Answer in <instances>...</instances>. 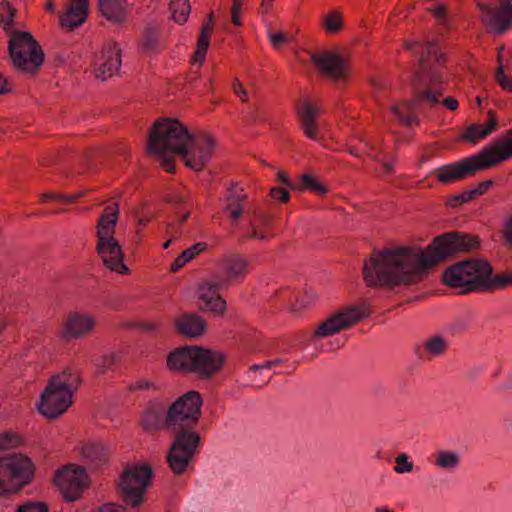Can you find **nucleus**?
<instances>
[{"instance_id": "nucleus-1", "label": "nucleus", "mask_w": 512, "mask_h": 512, "mask_svg": "<svg viewBox=\"0 0 512 512\" xmlns=\"http://www.w3.org/2000/svg\"><path fill=\"white\" fill-rule=\"evenodd\" d=\"M479 248V236L451 231L435 237L424 250L413 246L374 250L364 261L363 280L369 288L414 285L422 281L426 269L440 261Z\"/></svg>"}, {"instance_id": "nucleus-2", "label": "nucleus", "mask_w": 512, "mask_h": 512, "mask_svg": "<svg viewBox=\"0 0 512 512\" xmlns=\"http://www.w3.org/2000/svg\"><path fill=\"white\" fill-rule=\"evenodd\" d=\"M202 398L197 391L178 397L166 411V424L173 439L166 462L174 475L184 474L194 460L201 436L196 430L201 417Z\"/></svg>"}, {"instance_id": "nucleus-3", "label": "nucleus", "mask_w": 512, "mask_h": 512, "mask_svg": "<svg viewBox=\"0 0 512 512\" xmlns=\"http://www.w3.org/2000/svg\"><path fill=\"white\" fill-rule=\"evenodd\" d=\"M118 218V203H113L104 208L96 225V252L106 268L119 274H129L130 270L123 261L122 247L114 237Z\"/></svg>"}, {"instance_id": "nucleus-4", "label": "nucleus", "mask_w": 512, "mask_h": 512, "mask_svg": "<svg viewBox=\"0 0 512 512\" xmlns=\"http://www.w3.org/2000/svg\"><path fill=\"white\" fill-rule=\"evenodd\" d=\"M493 274L491 264L482 258L464 259L447 267L442 273V282L461 294L487 291L489 276Z\"/></svg>"}, {"instance_id": "nucleus-5", "label": "nucleus", "mask_w": 512, "mask_h": 512, "mask_svg": "<svg viewBox=\"0 0 512 512\" xmlns=\"http://www.w3.org/2000/svg\"><path fill=\"white\" fill-rule=\"evenodd\" d=\"M8 55L12 68L23 75L34 77L40 71L45 54L40 43L28 31H11Z\"/></svg>"}, {"instance_id": "nucleus-6", "label": "nucleus", "mask_w": 512, "mask_h": 512, "mask_svg": "<svg viewBox=\"0 0 512 512\" xmlns=\"http://www.w3.org/2000/svg\"><path fill=\"white\" fill-rule=\"evenodd\" d=\"M190 139L187 127L176 118H159L149 129L146 152L163 154L170 152L180 155L186 152Z\"/></svg>"}, {"instance_id": "nucleus-7", "label": "nucleus", "mask_w": 512, "mask_h": 512, "mask_svg": "<svg viewBox=\"0 0 512 512\" xmlns=\"http://www.w3.org/2000/svg\"><path fill=\"white\" fill-rule=\"evenodd\" d=\"M153 477L149 464L129 465L119 476L116 490L119 498L131 507H139L144 502V495Z\"/></svg>"}, {"instance_id": "nucleus-8", "label": "nucleus", "mask_w": 512, "mask_h": 512, "mask_svg": "<svg viewBox=\"0 0 512 512\" xmlns=\"http://www.w3.org/2000/svg\"><path fill=\"white\" fill-rule=\"evenodd\" d=\"M403 46L414 54L418 53L419 48L421 49L419 70L415 73V79H418L419 82L435 85L443 82L441 69L445 66V59L436 43L427 42L422 44L413 40H405Z\"/></svg>"}, {"instance_id": "nucleus-9", "label": "nucleus", "mask_w": 512, "mask_h": 512, "mask_svg": "<svg viewBox=\"0 0 512 512\" xmlns=\"http://www.w3.org/2000/svg\"><path fill=\"white\" fill-rule=\"evenodd\" d=\"M490 167L493 166L484 148L476 155L437 168L434 171V175L440 183L447 184L465 179L468 176L475 175L478 171H483Z\"/></svg>"}, {"instance_id": "nucleus-10", "label": "nucleus", "mask_w": 512, "mask_h": 512, "mask_svg": "<svg viewBox=\"0 0 512 512\" xmlns=\"http://www.w3.org/2000/svg\"><path fill=\"white\" fill-rule=\"evenodd\" d=\"M435 84L424 83V86L412 81L413 91L412 99L401 102V111L397 118L399 122L407 127L412 124H419L417 115L413 112L414 109L421 105H426L430 108L440 103V97L442 96L441 89H433Z\"/></svg>"}, {"instance_id": "nucleus-11", "label": "nucleus", "mask_w": 512, "mask_h": 512, "mask_svg": "<svg viewBox=\"0 0 512 512\" xmlns=\"http://www.w3.org/2000/svg\"><path fill=\"white\" fill-rule=\"evenodd\" d=\"M0 470L12 487V493H18L30 484L35 477V465L23 454H13L0 458Z\"/></svg>"}, {"instance_id": "nucleus-12", "label": "nucleus", "mask_w": 512, "mask_h": 512, "mask_svg": "<svg viewBox=\"0 0 512 512\" xmlns=\"http://www.w3.org/2000/svg\"><path fill=\"white\" fill-rule=\"evenodd\" d=\"M53 482L63 498L73 502L82 497L84 489L88 486V475L84 467L68 464L56 470Z\"/></svg>"}, {"instance_id": "nucleus-13", "label": "nucleus", "mask_w": 512, "mask_h": 512, "mask_svg": "<svg viewBox=\"0 0 512 512\" xmlns=\"http://www.w3.org/2000/svg\"><path fill=\"white\" fill-rule=\"evenodd\" d=\"M215 146L216 141L209 132L203 131L190 134L186 152L185 154L181 153L180 156L183 158L186 166L199 172L202 171L210 161Z\"/></svg>"}, {"instance_id": "nucleus-14", "label": "nucleus", "mask_w": 512, "mask_h": 512, "mask_svg": "<svg viewBox=\"0 0 512 512\" xmlns=\"http://www.w3.org/2000/svg\"><path fill=\"white\" fill-rule=\"evenodd\" d=\"M311 62L323 77L335 83L347 82L352 74L349 62L337 53H315L311 56Z\"/></svg>"}, {"instance_id": "nucleus-15", "label": "nucleus", "mask_w": 512, "mask_h": 512, "mask_svg": "<svg viewBox=\"0 0 512 512\" xmlns=\"http://www.w3.org/2000/svg\"><path fill=\"white\" fill-rule=\"evenodd\" d=\"M73 395L48 381L41 394L38 411L49 419L58 418L72 405Z\"/></svg>"}, {"instance_id": "nucleus-16", "label": "nucleus", "mask_w": 512, "mask_h": 512, "mask_svg": "<svg viewBox=\"0 0 512 512\" xmlns=\"http://www.w3.org/2000/svg\"><path fill=\"white\" fill-rule=\"evenodd\" d=\"M226 360L223 351L195 345L194 374L203 380L212 379L220 373Z\"/></svg>"}, {"instance_id": "nucleus-17", "label": "nucleus", "mask_w": 512, "mask_h": 512, "mask_svg": "<svg viewBox=\"0 0 512 512\" xmlns=\"http://www.w3.org/2000/svg\"><path fill=\"white\" fill-rule=\"evenodd\" d=\"M364 317L365 313L360 307L353 306L342 309L321 322L315 330L314 336L325 337L333 335L358 323Z\"/></svg>"}, {"instance_id": "nucleus-18", "label": "nucleus", "mask_w": 512, "mask_h": 512, "mask_svg": "<svg viewBox=\"0 0 512 512\" xmlns=\"http://www.w3.org/2000/svg\"><path fill=\"white\" fill-rule=\"evenodd\" d=\"M122 65V50L113 40L105 43L96 58L95 75L105 81L118 75Z\"/></svg>"}, {"instance_id": "nucleus-19", "label": "nucleus", "mask_w": 512, "mask_h": 512, "mask_svg": "<svg viewBox=\"0 0 512 512\" xmlns=\"http://www.w3.org/2000/svg\"><path fill=\"white\" fill-rule=\"evenodd\" d=\"M218 277L212 276L210 280L202 282L198 286L200 300L204 302L201 310H208L215 315H224L226 312V301L219 294V290L225 286Z\"/></svg>"}, {"instance_id": "nucleus-20", "label": "nucleus", "mask_w": 512, "mask_h": 512, "mask_svg": "<svg viewBox=\"0 0 512 512\" xmlns=\"http://www.w3.org/2000/svg\"><path fill=\"white\" fill-rule=\"evenodd\" d=\"M95 327V319L89 314L71 313L62 323L60 338L69 342L88 335Z\"/></svg>"}, {"instance_id": "nucleus-21", "label": "nucleus", "mask_w": 512, "mask_h": 512, "mask_svg": "<svg viewBox=\"0 0 512 512\" xmlns=\"http://www.w3.org/2000/svg\"><path fill=\"white\" fill-rule=\"evenodd\" d=\"M295 112L304 134L310 139H317L319 132L317 117L320 114V108L308 96H303L297 101Z\"/></svg>"}, {"instance_id": "nucleus-22", "label": "nucleus", "mask_w": 512, "mask_h": 512, "mask_svg": "<svg viewBox=\"0 0 512 512\" xmlns=\"http://www.w3.org/2000/svg\"><path fill=\"white\" fill-rule=\"evenodd\" d=\"M221 275H215L228 285L243 276L248 268V261L239 254L223 256L217 263Z\"/></svg>"}, {"instance_id": "nucleus-23", "label": "nucleus", "mask_w": 512, "mask_h": 512, "mask_svg": "<svg viewBox=\"0 0 512 512\" xmlns=\"http://www.w3.org/2000/svg\"><path fill=\"white\" fill-rule=\"evenodd\" d=\"M166 411L167 408L163 403L150 401L142 414V429L147 433H154L160 430L169 432L168 425L166 424Z\"/></svg>"}, {"instance_id": "nucleus-24", "label": "nucleus", "mask_w": 512, "mask_h": 512, "mask_svg": "<svg viewBox=\"0 0 512 512\" xmlns=\"http://www.w3.org/2000/svg\"><path fill=\"white\" fill-rule=\"evenodd\" d=\"M195 345L175 348L167 356V367L179 373H194Z\"/></svg>"}, {"instance_id": "nucleus-25", "label": "nucleus", "mask_w": 512, "mask_h": 512, "mask_svg": "<svg viewBox=\"0 0 512 512\" xmlns=\"http://www.w3.org/2000/svg\"><path fill=\"white\" fill-rule=\"evenodd\" d=\"M174 328L179 335L197 338L205 333L207 323L202 316L196 313H184L175 319Z\"/></svg>"}, {"instance_id": "nucleus-26", "label": "nucleus", "mask_w": 512, "mask_h": 512, "mask_svg": "<svg viewBox=\"0 0 512 512\" xmlns=\"http://www.w3.org/2000/svg\"><path fill=\"white\" fill-rule=\"evenodd\" d=\"M88 15V0H73L66 11L60 15V25L67 31L82 25Z\"/></svg>"}, {"instance_id": "nucleus-27", "label": "nucleus", "mask_w": 512, "mask_h": 512, "mask_svg": "<svg viewBox=\"0 0 512 512\" xmlns=\"http://www.w3.org/2000/svg\"><path fill=\"white\" fill-rule=\"evenodd\" d=\"M215 14L213 11L207 14V21L200 28V33L197 39L196 50L191 57V63H199L200 66L205 61V57L210 46L211 35L215 29L214 26Z\"/></svg>"}, {"instance_id": "nucleus-28", "label": "nucleus", "mask_w": 512, "mask_h": 512, "mask_svg": "<svg viewBox=\"0 0 512 512\" xmlns=\"http://www.w3.org/2000/svg\"><path fill=\"white\" fill-rule=\"evenodd\" d=\"M247 198L248 196L243 188L237 189V183H230L224 212L229 213V219L232 224L237 222L243 215V207Z\"/></svg>"}, {"instance_id": "nucleus-29", "label": "nucleus", "mask_w": 512, "mask_h": 512, "mask_svg": "<svg viewBox=\"0 0 512 512\" xmlns=\"http://www.w3.org/2000/svg\"><path fill=\"white\" fill-rule=\"evenodd\" d=\"M497 34H503L512 26V1L504 0V3L495 9L489 18H482Z\"/></svg>"}, {"instance_id": "nucleus-30", "label": "nucleus", "mask_w": 512, "mask_h": 512, "mask_svg": "<svg viewBox=\"0 0 512 512\" xmlns=\"http://www.w3.org/2000/svg\"><path fill=\"white\" fill-rule=\"evenodd\" d=\"M492 166L512 157V129L506 132L505 137L499 138L489 146L485 147Z\"/></svg>"}, {"instance_id": "nucleus-31", "label": "nucleus", "mask_w": 512, "mask_h": 512, "mask_svg": "<svg viewBox=\"0 0 512 512\" xmlns=\"http://www.w3.org/2000/svg\"><path fill=\"white\" fill-rule=\"evenodd\" d=\"M48 381L74 395L82 383V376L78 369L67 366L61 372L51 376Z\"/></svg>"}, {"instance_id": "nucleus-32", "label": "nucleus", "mask_w": 512, "mask_h": 512, "mask_svg": "<svg viewBox=\"0 0 512 512\" xmlns=\"http://www.w3.org/2000/svg\"><path fill=\"white\" fill-rule=\"evenodd\" d=\"M80 453L90 468H99L109 460L108 450L101 443H87L82 446Z\"/></svg>"}, {"instance_id": "nucleus-33", "label": "nucleus", "mask_w": 512, "mask_h": 512, "mask_svg": "<svg viewBox=\"0 0 512 512\" xmlns=\"http://www.w3.org/2000/svg\"><path fill=\"white\" fill-rule=\"evenodd\" d=\"M488 121L484 125L472 124L468 126L461 138L470 143H476L478 139L485 138L490 134L497 126L498 119L496 113L493 110H489Z\"/></svg>"}, {"instance_id": "nucleus-34", "label": "nucleus", "mask_w": 512, "mask_h": 512, "mask_svg": "<svg viewBox=\"0 0 512 512\" xmlns=\"http://www.w3.org/2000/svg\"><path fill=\"white\" fill-rule=\"evenodd\" d=\"M98 7L101 15L114 23L124 22L126 9L120 0H98Z\"/></svg>"}, {"instance_id": "nucleus-35", "label": "nucleus", "mask_w": 512, "mask_h": 512, "mask_svg": "<svg viewBox=\"0 0 512 512\" xmlns=\"http://www.w3.org/2000/svg\"><path fill=\"white\" fill-rule=\"evenodd\" d=\"M160 24H149L144 28L142 49L148 53H155L159 47Z\"/></svg>"}, {"instance_id": "nucleus-36", "label": "nucleus", "mask_w": 512, "mask_h": 512, "mask_svg": "<svg viewBox=\"0 0 512 512\" xmlns=\"http://www.w3.org/2000/svg\"><path fill=\"white\" fill-rule=\"evenodd\" d=\"M299 180L300 184L296 186L297 191H310L318 195H325L328 192L325 184L312 174H302Z\"/></svg>"}, {"instance_id": "nucleus-37", "label": "nucleus", "mask_w": 512, "mask_h": 512, "mask_svg": "<svg viewBox=\"0 0 512 512\" xmlns=\"http://www.w3.org/2000/svg\"><path fill=\"white\" fill-rule=\"evenodd\" d=\"M169 10L171 12L172 20L183 25L188 20L191 12V5L189 0H170Z\"/></svg>"}, {"instance_id": "nucleus-38", "label": "nucleus", "mask_w": 512, "mask_h": 512, "mask_svg": "<svg viewBox=\"0 0 512 512\" xmlns=\"http://www.w3.org/2000/svg\"><path fill=\"white\" fill-rule=\"evenodd\" d=\"M17 14V10L8 0H3L0 3V23L5 32L9 34L13 29L14 20Z\"/></svg>"}, {"instance_id": "nucleus-39", "label": "nucleus", "mask_w": 512, "mask_h": 512, "mask_svg": "<svg viewBox=\"0 0 512 512\" xmlns=\"http://www.w3.org/2000/svg\"><path fill=\"white\" fill-rule=\"evenodd\" d=\"M322 25L327 33H338L344 26L342 13L339 10H333L323 17Z\"/></svg>"}, {"instance_id": "nucleus-40", "label": "nucleus", "mask_w": 512, "mask_h": 512, "mask_svg": "<svg viewBox=\"0 0 512 512\" xmlns=\"http://www.w3.org/2000/svg\"><path fill=\"white\" fill-rule=\"evenodd\" d=\"M118 360V354L115 352H111L109 354H104L100 357L98 360L96 367H95V373L97 376H103L108 371L113 370L116 362Z\"/></svg>"}, {"instance_id": "nucleus-41", "label": "nucleus", "mask_w": 512, "mask_h": 512, "mask_svg": "<svg viewBox=\"0 0 512 512\" xmlns=\"http://www.w3.org/2000/svg\"><path fill=\"white\" fill-rule=\"evenodd\" d=\"M24 444L22 435L15 432H4L0 434V450L17 448Z\"/></svg>"}, {"instance_id": "nucleus-42", "label": "nucleus", "mask_w": 512, "mask_h": 512, "mask_svg": "<svg viewBox=\"0 0 512 512\" xmlns=\"http://www.w3.org/2000/svg\"><path fill=\"white\" fill-rule=\"evenodd\" d=\"M507 286H512V272L506 271L501 274L489 276L487 291H493L494 289H502Z\"/></svg>"}, {"instance_id": "nucleus-43", "label": "nucleus", "mask_w": 512, "mask_h": 512, "mask_svg": "<svg viewBox=\"0 0 512 512\" xmlns=\"http://www.w3.org/2000/svg\"><path fill=\"white\" fill-rule=\"evenodd\" d=\"M447 347L446 341L441 336H434L426 341L425 349L432 355L442 354Z\"/></svg>"}, {"instance_id": "nucleus-44", "label": "nucleus", "mask_w": 512, "mask_h": 512, "mask_svg": "<svg viewBox=\"0 0 512 512\" xmlns=\"http://www.w3.org/2000/svg\"><path fill=\"white\" fill-rule=\"evenodd\" d=\"M49 507L46 502H26L17 507L16 512H48Z\"/></svg>"}, {"instance_id": "nucleus-45", "label": "nucleus", "mask_w": 512, "mask_h": 512, "mask_svg": "<svg viewBox=\"0 0 512 512\" xmlns=\"http://www.w3.org/2000/svg\"><path fill=\"white\" fill-rule=\"evenodd\" d=\"M207 249V243L205 242H198L189 248L185 249L181 255L184 259V261H191L194 259L197 255H199L201 252H204Z\"/></svg>"}, {"instance_id": "nucleus-46", "label": "nucleus", "mask_w": 512, "mask_h": 512, "mask_svg": "<svg viewBox=\"0 0 512 512\" xmlns=\"http://www.w3.org/2000/svg\"><path fill=\"white\" fill-rule=\"evenodd\" d=\"M437 465L447 468V467H455L458 464V457L455 453L452 452H440L438 454Z\"/></svg>"}, {"instance_id": "nucleus-47", "label": "nucleus", "mask_w": 512, "mask_h": 512, "mask_svg": "<svg viewBox=\"0 0 512 512\" xmlns=\"http://www.w3.org/2000/svg\"><path fill=\"white\" fill-rule=\"evenodd\" d=\"M470 202L467 193L462 191L459 194L452 195L446 198L445 205L450 208H459L464 203Z\"/></svg>"}, {"instance_id": "nucleus-48", "label": "nucleus", "mask_w": 512, "mask_h": 512, "mask_svg": "<svg viewBox=\"0 0 512 512\" xmlns=\"http://www.w3.org/2000/svg\"><path fill=\"white\" fill-rule=\"evenodd\" d=\"M495 80L504 90L512 92V78L504 73V67H497Z\"/></svg>"}, {"instance_id": "nucleus-49", "label": "nucleus", "mask_w": 512, "mask_h": 512, "mask_svg": "<svg viewBox=\"0 0 512 512\" xmlns=\"http://www.w3.org/2000/svg\"><path fill=\"white\" fill-rule=\"evenodd\" d=\"M41 201L48 200H58L66 204L75 203V197H70V195L59 194L54 192H46L40 195Z\"/></svg>"}, {"instance_id": "nucleus-50", "label": "nucleus", "mask_w": 512, "mask_h": 512, "mask_svg": "<svg viewBox=\"0 0 512 512\" xmlns=\"http://www.w3.org/2000/svg\"><path fill=\"white\" fill-rule=\"evenodd\" d=\"M395 471L397 473L411 472L413 469V463L408 461L406 454L402 453L396 458Z\"/></svg>"}, {"instance_id": "nucleus-51", "label": "nucleus", "mask_w": 512, "mask_h": 512, "mask_svg": "<svg viewBox=\"0 0 512 512\" xmlns=\"http://www.w3.org/2000/svg\"><path fill=\"white\" fill-rule=\"evenodd\" d=\"M160 159V166L168 173L175 172V160L171 155H168V152H164L163 154H155Z\"/></svg>"}, {"instance_id": "nucleus-52", "label": "nucleus", "mask_w": 512, "mask_h": 512, "mask_svg": "<svg viewBox=\"0 0 512 512\" xmlns=\"http://www.w3.org/2000/svg\"><path fill=\"white\" fill-rule=\"evenodd\" d=\"M269 195L273 199H277L282 203H287L290 200V193L287 189L282 187H273L270 189Z\"/></svg>"}, {"instance_id": "nucleus-53", "label": "nucleus", "mask_w": 512, "mask_h": 512, "mask_svg": "<svg viewBox=\"0 0 512 512\" xmlns=\"http://www.w3.org/2000/svg\"><path fill=\"white\" fill-rule=\"evenodd\" d=\"M147 389H157V386L155 385V383H153L147 379H140L134 383H131L128 386L129 391L147 390Z\"/></svg>"}, {"instance_id": "nucleus-54", "label": "nucleus", "mask_w": 512, "mask_h": 512, "mask_svg": "<svg viewBox=\"0 0 512 512\" xmlns=\"http://www.w3.org/2000/svg\"><path fill=\"white\" fill-rule=\"evenodd\" d=\"M368 82L374 89L379 91H385L390 88V84L384 78L381 77H369Z\"/></svg>"}, {"instance_id": "nucleus-55", "label": "nucleus", "mask_w": 512, "mask_h": 512, "mask_svg": "<svg viewBox=\"0 0 512 512\" xmlns=\"http://www.w3.org/2000/svg\"><path fill=\"white\" fill-rule=\"evenodd\" d=\"M233 91L236 95H238L242 102H248V94L243 84L236 78L232 84Z\"/></svg>"}, {"instance_id": "nucleus-56", "label": "nucleus", "mask_w": 512, "mask_h": 512, "mask_svg": "<svg viewBox=\"0 0 512 512\" xmlns=\"http://www.w3.org/2000/svg\"><path fill=\"white\" fill-rule=\"evenodd\" d=\"M126 507L119 504L108 503L103 505L98 512H126Z\"/></svg>"}, {"instance_id": "nucleus-57", "label": "nucleus", "mask_w": 512, "mask_h": 512, "mask_svg": "<svg viewBox=\"0 0 512 512\" xmlns=\"http://www.w3.org/2000/svg\"><path fill=\"white\" fill-rule=\"evenodd\" d=\"M428 11L433 14L437 19L444 18L447 13L446 5L440 3L436 5L434 8H428Z\"/></svg>"}, {"instance_id": "nucleus-58", "label": "nucleus", "mask_w": 512, "mask_h": 512, "mask_svg": "<svg viewBox=\"0 0 512 512\" xmlns=\"http://www.w3.org/2000/svg\"><path fill=\"white\" fill-rule=\"evenodd\" d=\"M240 11L241 7L237 5L231 6V21L237 27H241L243 25L240 17Z\"/></svg>"}, {"instance_id": "nucleus-59", "label": "nucleus", "mask_w": 512, "mask_h": 512, "mask_svg": "<svg viewBox=\"0 0 512 512\" xmlns=\"http://www.w3.org/2000/svg\"><path fill=\"white\" fill-rule=\"evenodd\" d=\"M186 199L184 196L179 194H169L165 197V202L174 206H178L182 203H185Z\"/></svg>"}, {"instance_id": "nucleus-60", "label": "nucleus", "mask_w": 512, "mask_h": 512, "mask_svg": "<svg viewBox=\"0 0 512 512\" xmlns=\"http://www.w3.org/2000/svg\"><path fill=\"white\" fill-rule=\"evenodd\" d=\"M271 42L273 46L278 49L281 43L287 41V38L283 32H278L270 35Z\"/></svg>"}, {"instance_id": "nucleus-61", "label": "nucleus", "mask_w": 512, "mask_h": 512, "mask_svg": "<svg viewBox=\"0 0 512 512\" xmlns=\"http://www.w3.org/2000/svg\"><path fill=\"white\" fill-rule=\"evenodd\" d=\"M503 237L512 246V215L509 217L505 224V227L503 229Z\"/></svg>"}, {"instance_id": "nucleus-62", "label": "nucleus", "mask_w": 512, "mask_h": 512, "mask_svg": "<svg viewBox=\"0 0 512 512\" xmlns=\"http://www.w3.org/2000/svg\"><path fill=\"white\" fill-rule=\"evenodd\" d=\"M442 104L451 111L457 110L459 106L458 100L452 96L443 99Z\"/></svg>"}, {"instance_id": "nucleus-63", "label": "nucleus", "mask_w": 512, "mask_h": 512, "mask_svg": "<svg viewBox=\"0 0 512 512\" xmlns=\"http://www.w3.org/2000/svg\"><path fill=\"white\" fill-rule=\"evenodd\" d=\"M493 184H494L493 180L488 179V180L478 183L475 188L477 189L478 193L481 196V195L485 194L492 187Z\"/></svg>"}, {"instance_id": "nucleus-64", "label": "nucleus", "mask_w": 512, "mask_h": 512, "mask_svg": "<svg viewBox=\"0 0 512 512\" xmlns=\"http://www.w3.org/2000/svg\"><path fill=\"white\" fill-rule=\"evenodd\" d=\"M160 324L158 322H142L140 328L147 333L155 332L159 329Z\"/></svg>"}]
</instances>
